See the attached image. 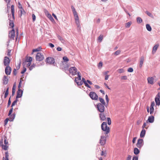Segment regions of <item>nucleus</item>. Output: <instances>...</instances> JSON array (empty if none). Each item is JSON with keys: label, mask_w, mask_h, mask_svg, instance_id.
<instances>
[{"label": "nucleus", "mask_w": 160, "mask_h": 160, "mask_svg": "<svg viewBox=\"0 0 160 160\" xmlns=\"http://www.w3.org/2000/svg\"><path fill=\"white\" fill-rule=\"evenodd\" d=\"M102 129L105 132L106 134L110 132V129L109 127H108L107 123L105 122H103L101 125Z\"/></svg>", "instance_id": "f257e3e1"}, {"label": "nucleus", "mask_w": 160, "mask_h": 160, "mask_svg": "<svg viewBox=\"0 0 160 160\" xmlns=\"http://www.w3.org/2000/svg\"><path fill=\"white\" fill-rule=\"evenodd\" d=\"M104 105L102 104L101 103H98L97 105V107L98 110L100 112H103L104 110L105 107Z\"/></svg>", "instance_id": "f03ea898"}, {"label": "nucleus", "mask_w": 160, "mask_h": 160, "mask_svg": "<svg viewBox=\"0 0 160 160\" xmlns=\"http://www.w3.org/2000/svg\"><path fill=\"white\" fill-rule=\"evenodd\" d=\"M11 26L12 28L11 30V38H12L13 39L15 37V32L13 28L14 25L13 21H11Z\"/></svg>", "instance_id": "7ed1b4c3"}, {"label": "nucleus", "mask_w": 160, "mask_h": 160, "mask_svg": "<svg viewBox=\"0 0 160 160\" xmlns=\"http://www.w3.org/2000/svg\"><path fill=\"white\" fill-rule=\"evenodd\" d=\"M44 57L42 53L41 52H38L36 57V60L41 61L43 60Z\"/></svg>", "instance_id": "20e7f679"}, {"label": "nucleus", "mask_w": 160, "mask_h": 160, "mask_svg": "<svg viewBox=\"0 0 160 160\" xmlns=\"http://www.w3.org/2000/svg\"><path fill=\"white\" fill-rule=\"evenodd\" d=\"M46 62L47 63L50 64H53L54 66L55 63V60L53 58L49 57L47 58L46 59Z\"/></svg>", "instance_id": "39448f33"}, {"label": "nucleus", "mask_w": 160, "mask_h": 160, "mask_svg": "<svg viewBox=\"0 0 160 160\" xmlns=\"http://www.w3.org/2000/svg\"><path fill=\"white\" fill-rule=\"evenodd\" d=\"M89 96L92 100H97L98 99V96L94 92H91L89 94Z\"/></svg>", "instance_id": "423d86ee"}, {"label": "nucleus", "mask_w": 160, "mask_h": 160, "mask_svg": "<svg viewBox=\"0 0 160 160\" xmlns=\"http://www.w3.org/2000/svg\"><path fill=\"white\" fill-rule=\"evenodd\" d=\"M77 70L75 67H72L69 68V71L70 73L73 75H74L77 74Z\"/></svg>", "instance_id": "0eeeda50"}, {"label": "nucleus", "mask_w": 160, "mask_h": 160, "mask_svg": "<svg viewBox=\"0 0 160 160\" xmlns=\"http://www.w3.org/2000/svg\"><path fill=\"white\" fill-rule=\"evenodd\" d=\"M106 137L105 136L102 135L100 140L99 143L101 145H104L106 142Z\"/></svg>", "instance_id": "6e6552de"}, {"label": "nucleus", "mask_w": 160, "mask_h": 160, "mask_svg": "<svg viewBox=\"0 0 160 160\" xmlns=\"http://www.w3.org/2000/svg\"><path fill=\"white\" fill-rule=\"evenodd\" d=\"M143 145V140L141 139H138L136 144L137 147L139 148H141Z\"/></svg>", "instance_id": "1a4fd4ad"}, {"label": "nucleus", "mask_w": 160, "mask_h": 160, "mask_svg": "<svg viewBox=\"0 0 160 160\" xmlns=\"http://www.w3.org/2000/svg\"><path fill=\"white\" fill-rule=\"evenodd\" d=\"M154 78L152 77H149L147 78L148 83L152 85L154 83Z\"/></svg>", "instance_id": "9d476101"}, {"label": "nucleus", "mask_w": 160, "mask_h": 160, "mask_svg": "<svg viewBox=\"0 0 160 160\" xmlns=\"http://www.w3.org/2000/svg\"><path fill=\"white\" fill-rule=\"evenodd\" d=\"M23 91L20 89H19L17 92V95L16 96V98H20L22 96Z\"/></svg>", "instance_id": "9b49d317"}, {"label": "nucleus", "mask_w": 160, "mask_h": 160, "mask_svg": "<svg viewBox=\"0 0 160 160\" xmlns=\"http://www.w3.org/2000/svg\"><path fill=\"white\" fill-rule=\"evenodd\" d=\"M10 61L9 58L7 57H5L4 59V64L5 66H7L8 65Z\"/></svg>", "instance_id": "f8f14e48"}, {"label": "nucleus", "mask_w": 160, "mask_h": 160, "mask_svg": "<svg viewBox=\"0 0 160 160\" xmlns=\"http://www.w3.org/2000/svg\"><path fill=\"white\" fill-rule=\"evenodd\" d=\"M26 12L23 8H21L18 11L19 16L20 18L21 17L22 15H25Z\"/></svg>", "instance_id": "ddd939ff"}, {"label": "nucleus", "mask_w": 160, "mask_h": 160, "mask_svg": "<svg viewBox=\"0 0 160 160\" xmlns=\"http://www.w3.org/2000/svg\"><path fill=\"white\" fill-rule=\"evenodd\" d=\"M100 119L102 121H104L106 119V117L103 112H101L99 114Z\"/></svg>", "instance_id": "4468645a"}, {"label": "nucleus", "mask_w": 160, "mask_h": 160, "mask_svg": "<svg viewBox=\"0 0 160 160\" xmlns=\"http://www.w3.org/2000/svg\"><path fill=\"white\" fill-rule=\"evenodd\" d=\"M154 102H152L151 106H150V113L151 114H152L154 112Z\"/></svg>", "instance_id": "2eb2a0df"}, {"label": "nucleus", "mask_w": 160, "mask_h": 160, "mask_svg": "<svg viewBox=\"0 0 160 160\" xmlns=\"http://www.w3.org/2000/svg\"><path fill=\"white\" fill-rule=\"evenodd\" d=\"M11 12L12 14V16L13 19H15L14 17V6L13 5H12L11 6Z\"/></svg>", "instance_id": "dca6fc26"}, {"label": "nucleus", "mask_w": 160, "mask_h": 160, "mask_svg": "<svg viewBox=\"0 0 160 160\" xmlns=\"http://www.w3.org/2000/svg\"><path fill=\"white\" fill-rule=\"evenodd\" d=\"M154 116H149L148 120L147 121V122H148L150 123H152L154 122Z\"/></svg>", "instance_id": "f3484780"}, {"label": "nucleus", "mask_w": 160, "mask_h": 160, "mask_svg": "<svg viewBox=\"0 0 160 160\" xmlns=\"http://www.w3.org/2000/svg\"><path fill=\"white\" fill-rule=\"evenodd\" d=\"M5 72L7 75L10 74V67L9 66L6 67L5 69Z\"/></svg>", "instance_id": "a211bd4d"}, {"label": "nucleus", "mask_w": 160, "mask_h": 160, "mask_svg": "<svg viewBox=\"0 0 160 160\" xmlns=\"http://www.w3.org/2000/svg\"><path fill=\"white\" fill-rule=\"evenodd\" d=\"M32 61V58L31 57H27L26 58L25 60L23 63L26 64L27 62H31Z\"/></svg>", "instance_id": "6ab92c4d"}, {"label": "nucleus", "mask_w": 160, "mask_h": 160, "mask_svg": "<svg viewBox=\"0 0 160 160\" xmlns=\"http://www.w3.org/2000/svg\"><path fill=\"white\" fill-rule=\"evenodd\" d=\"M144 61V57L143 56H142L140 58V62L139 63V67L141 68H142L143 62Z\"/></svg>", "instance_id": "aec40b11"}, {"label": "nucleus", "mask_w": 160, "mask_h": 160, "mask_svg": "<svg viewBox=\"0 0 160 160\" xmlns=\"http://www.w3.org/2000/svg\"><path fill=\"white\" fill-rule=\"evenodd\" d=\"M160 98L157 97V95L155 98V101L156 102V105H160Z\"/></svg>", "instance_id": "412c9836"}, {"label": "nucleus", "mask_w": 160, "mask_h": 160, "mask_svg": "<svg viewBox=\"0 0 160 160\" xmlns=\"http://www.w3.org/2000/svg\"><path fill=\"white\" fill-rule=\"evenodd\" d=\"M158 47H159V45L158 44H156L154 46L153 48L152 51V53L153 54L156 52L157 51Z\"/></svg>", "instance_id": "4be33fe9"}, {"label": "nucleus", "mask_w": 160, "mask_h": 160, "mask_svg": "<svg viewBox=\"0 0 160 160\" xmlns=\"http://www.w3.org/2000/svg\"><path fill=\"white\" fill-rule=\"evenodd\" d=\"M146 133V131L145 130L143 129L142 130L140 135V137L141 138H143L145 134Z\"/></svg>", "instance_id": "5701e85b"}, {"label": "nucleus", "mask_w": 160, "mask_h": 160, "mask_svg": "<svg viewBox=\"0 0 160 160\" xmlns=\"http://www.w3.org/2000/svg\"><path fill=\"white\" fill-rule=\"evenodd\" d=\"M78 76V78H76L75 79V82H77L78 81H81V74L80 72H78L77 73Z\"/></svg>", "instance_id": "b1692460"}, {"label": "nucleus", "mask_w": 160, "mask_h": 160, "mask_svg": "<svg viewBox=\"0 0 160 160\" xmlns=\"http://www.w3.org/2000/svg\"><path fill=\"white\" fill-rule=\"evenodd\" d=\"M5 1L7 3V12H8L10 8V4L9 3L10 2V0H5Z\"/></svg>", "instance_id": "393cba45"}, {"label": "nucleus", "mask_w": 160, "mask_h": 160, "mask_svg": "<svg viewBox=\"0 0 160 160\" xmlns=\"http://www.w3.org/2000/svg\"><path fill=\"white\" fill-rule=\"evenodd\" d=\"M8 79L7 78V76H4L3 79V83L4 84H6L8 83Z\"/></svg>", "instance_id": "a878e982"}, {"label": "nucleus", "mask_w": 160, "mask_h": 160, "mask_svg": "<svg viewBox=\"0 0 160 160\" xmlns=\"http://www.w3.org/2000/svg\"><path fill=\"white\" fill-rule=\"evenodd\" d=\"M99 100L101 102V104L104 105V106H105L106 107L108 105H105V102L104 100L102 98H99Z\"/></svg>", "instance_id": "bb28decb"}, {"label": "nucleus", "mask_w": 160, "mask_h": 160, "mask_svg": "<svg viewBox=\"0 0 160 160\" xmlns=\"http://www.w3.org/2000/svg\"><path fill=\"white\" fill-rule=\"evenodd\" d=\"M134 153L135 154L137 155L140 152L139 149L137 148H135L134 149Z\"/></svg>", "instance_id": "cd10ccee"}, {"label": "nucleus", "mask_w": 160, "mask_h": 160, "mask_svg": "<svg viewBox=\"0 0 160 160\" xmlns=\"http://www.w3.org/2000/svg\"><path fill=\"white\" fill-rule=\"evenodd\" d=\"M58 38V39H59L62 42L64 43L65 42V40L64 39L62 38L61 36H60L59 35H58L57 36Z\"/></svg>", "instance_id": "c85d7f7f"}, {"label": "nucleus", "mask_w": 160, "mask_h": 160, "mask_svg": "<svg viewBox=\"0 0 160 160\" xmlns=\"http://www.w3.org/2000/svg\"><path fill=\"white\" fill-rule=\"evenodd\" d=\"M146 28L147 30L149 31H151L152 30L151 27L149 24H147L146 25Z\"/></svg>", "instance_id": "c756f323"}, {"label": "nucleus", "mask_w": 160, "mask_h": 160, "mask_svg": "<svg viewBox=\"0 0 160 160\" xmlns=\"http://www.w3.org/2000/svg\"><path fill=\"white\" fill-rule=\"evenodd\" d=\"M145 13L149 16L151 17L152 18H153V16L152 14L149 12L148 11H147L145 12Z\"/></svg>", "instance_id": "7c9ffc66"}, {"label": "nucleus", "mask_w": 160, "mask_h": 160, "mask_svg": "<svg viewBox=\"0 0 160 160\" xmlns=\"http://www.w3.org/2000/svg\"><path fill=\"white\" fill-rule=\"evenodd\" d=\"M47 17L52 22H53L54 21L53 18H52L51 14H48V15H47Z\"/></svg>", "instance_id": "2f4dec72"}, {"label": "nucleus", "mask_w": 160, "mask_h": 160, "mask_svg": "<svg viewBox=\"0 0 160 160\" xmlns=\"http://www.w3.org/2000/svg\"><path fill=\"white\" fill-rule=\"evenodd\" d=\"M137 21L138 23H140L142 22V20L141 18L138 17L137 18Z\"/></svg>", "instance_id": "473e14b6"}, {"label": "nucleus", "mask_w": 160, "mask_h": 160, "mask_svg": "<svg viewBox=\"0 0 160 160\" xmlns=\"http://www.w3.org/2000/svg\"><path fill=\"white\" fill-rule=\"evenodd\" d=\"M15 117V114L11 115V122L14 119Z\"/></svg>", "instance_id": "72a5a7b5"}, {"label": "nucleus", "mask_w": 160, "mask_h": 160, "mask_svg": "<svg viewBox=\"0 0 160 160\" xmlns=\"http://www.w3.org/2000/svg\"><path fill=\"white\" fill-rule=\"evenodd\" d=\"M9 88H8L5 93L4 98H6L8 94Z\"/></svg>", "instance_id": "f704fd0d"}, {"label": "nucleus", "mask_w": 160, "mask_h": 160, "mask_svg": "<svg viewBox=\"0 0 160 160\" xmlns=\"http://www.w3.org/2000/svg\"><path fill=\"white\" fill-rule=\"evenodd\" d=\"M117 71L119 73H122L124 72V70L123 68L118 69Z\"/></svg>", "instance_id": "c9c22d12"}, {"label": "nucleus", "mask_w": 160, "mask_h": 160, "mask_svg": "<svg viewBox=\"0 0 160 160\" xmlns=\"http://www.w3.org/2000/svg\"><path fill=\"white\" fill-rule=\"evenodd\" d=\"M16 86L13 85L12 89V95H13L15 92Z\"/></svg>", "instance_id": "e433bc0d"}, {"label": "nucleus", "mask_w": 160, "mask_h": 160, "mask_svg": "<svg viewBox=\"0 0 160 160\" xmlns=\"http://www.w3.org/2000/svg\"><path fill=\"white\" fill-rule=\"evenodd\" d=\"M8 147L7 145H3L2 148L4 150H7L8 148Z\"/></svg>", "instance_id": "4c0bfd02"}, {"label": "nucleus", "mask_w": 160, "mask_h": 160, "mask_svg": "<svg viewBox=\"0 0 160 160\" xmlns=\"http://www.w3.org/2000/svg\"><path fill=\"white\" fill-rule=\"evenodd\" d=\"M9 120L10 121V120H9V119L8 118H7L4 121V126H6Z\"/></svg>", "instance_id": "58836bf2"}, {"label": "nucleus", "mask_w": 160, "mask_h": 160, "mask_svg": "<svg viewBox=\"0 0 160 160\" xmlns=\"http://www.w3.org/2000/svg\"><path fill=\"white\" fill-rule=\"evenodd\" d=\"M63 59L64 61V62H67L68 61L69 59L66 56H64L63 58Z\"/></svg>", "instance_id": "ea45409f"}, {"label": "nucleus", "mask_w": 160, "mask_h": 160, "mask_svg": "<svg viewBox=\"0 0 160 160\" xmlns=\"http://www.w3.org/2000/svg\"><path fill=\"white\" fill-rule=\"evenodd\" d=\"M103 39V36L102 35H100L98 38V40L99 42H101Z\"/></svg>", "instance_id": "a19ab883"}, {"label": "nucleus", "mask_w": 160, "mask_h": 160, "mask_svg": "<svg viewBox=\"0 0 160 160\" xmlns=\"http://www.w3.org/2000/svg\"><path fill=\"white\" fill-rule=\"evenodd\" d=\"M18 28L16 29V31L15 34V37L16 38V39L18 38Z\"/></svg>", "instance_id": "79ce46f5"}, {"label": "nucleus", "mask_w": 160, "mask_h": 160, "mask_svg": "<svg viewBox=\"0 0 160 160\" xmlns=\"http://www.w3.org/2000/svg\"><path fill=\"white\" fill-rule=\"evenodd\" d=\"M131 24V22H128L126 23V27L127 28H129Z\"/></svg>", "instance_id": "37998d69"}, {"label": "nucleus", "mask_w": 160, "mask_h": 160, "mask_svg": "<svg viewBox=\"0 0 160 160\" xmlns=\"http://www.w3.org/2000/svg\"><path fill=\"white\" fill-rule=\"evenodd\" d=\"M107 120L108 122V124L109 125H110L111 124V119L110 118H107Z\"/></svg>", "instance_id": "c03bdc74"}, {"label": "nucleus", "mask_w": 160, "mask_h": 160, "mask_svg": "<svg viewBox=\"0 0 160 160\" xmlns=\"http://www.w3.org/2000/svg\"><path fill=\"white\" fill-rule=\"evenodd\" d=\"M35 67V64H33L29 67V70H31Z\"/></svg>", "instance_id": "a18cd8bd"}, {"label": "nucleus", "mask_w": 160, "mask_h": 160, "mask_svg": "<svg viewBox=\"0 0 160 160\" xmlns=\"http://www.w3.org/2000/svg\"><path fill=\"white\" fill-rule=\"evenodd\" d=\"M24 65H26V66L27 67H29V66H30L31 64V62H27V63H26V64L23 63Z\"/></svg>", "instance_id": "49530a36"}, {"label": "nucleus", "mask_w": 160, "mask_h": 160, "mask_svg": "<svg viewBox=\"0 0 160 160\" xmlns=\"http://www.w3.org/2000/svg\"><path fill=\"white\" fill-rule=\"evenodd\" d=\"M105 98H106V99L107 103V105H108V102L109 101V99L108 98V96L107 95H106Z\"/></svg>", "instance_id": "de8ad7c7"}, {"label": "nucleus", "mask_w": 160, "mask_h": 160, "mask_svg": "<svg viewBox=\"0 0 160 160\" xmlns=\"http://www.w3.org/2000/svg\"><path fill=\"white\" fill-rule=\"evenodd\" d=\"M102 62H100L98 65V68H101L102 67Z\"/></svg>", "instance_id": "09e8293b"}, {"label": "nucleus", "mask_w": 160, "mask_h": 160, "mask_svg": "<svg viewBox=\"0 0 160 160\" xmlns=\"http://www.w3.org/2000/svg\"><path fill=\"white\" fill-rule=\"evenodd\" d=\"M26 68L25 67H23V70L21 72V73L22 74L24 73L26 71Z\"/></svg>", "instance_id": "8fccbe9b"}, {"label": "nucleus", "mask_w": 160, "mask_h": 160, "mask_svg": "<svg viewBox=\"0 0 160 160\" xmlns=\"http://www.w3.org/2000/svg\"><path fill=\"white\" fill-rule=\"evenodd\" d=\"M21 63V62L20 61L19 63H18V65L16 66V69L17 70H18L19 69L20 67Z\"/></svg>", "instance_id": "3c124183"}, {"label": "nucleus", "mask_w": 160, "mask_h": 160, "mask_svg": "<svg viewBox=\"0 0 160 160\" xmlns=\"http://www.w3.org/2000/svg\"><path fill=\"white\" fill-rule=\"evenodd\" d=\"M120 52L121 51L120 50H117L114 52V54H115L116 55H118L120 54Z\"/></svg>", "instance_id": "603ef678"}, {"label": "nucleus", "mask_w": 160, "mask_h": 160, "mask_svg": "<svg viewBox=\"0 0 160 160\" xmlns=\"http://www.w3.org/2000/svg\"><path fill=\"white\" fill-rule=\"evenodd\" d=\"M8 155L7 154V152L6 153L5 158H3V160H9L8 159Z\"/></svg>", "instance_id": "864d4df0"}, {"label": "nucleus", "mask_w": 160, "mask_h": 160, "mask_svg": "<svg viewBox=\"0 0 160 160\" xmlns=\"http://www.w3.org/2000/svg\"><path fill=\"white\" fill-rule=\"evenodd\" d=\"M122 80H126L127 79V77L126 76H123L121 77Z\"/></svg>", "instance_id": "5fc2aeb1"}, {"label": "nucleus", "mask_w": 160, "mask_h": 160, "mask_svg": "<svg viewBox=\"0 0 160 160\" xmlns=\"http://www.w3.org/2000/svg\"><path fill=\"white\" fill-rule=\"evenodd\" d=\"M32 17L33 21H35L36 20V16L35 14H32Z\"/></svg>", "instance_id": "6e6d98bb"}, {"label": "nucleus", "mask_w": 160, "mask_h": 160, "mask_svg": "<svg viewBox=\"0 0 160 160\" xmlns=\"http://www.w3.org/2000/svg\"><path fill=\"white\" fill-rule=\"evenodd\" d=\"M17 98L16 99V100H15L12 103V107L14 106L17 102L18 101Z\"/></svg>", "instance_id": "4d7b16f0"}, {"label": "nucleus", "mask_w": 160, "mask_h": 160, "mask_svg": "<svg viewBox=\"0 0 160 160\" xmlns=\"http://www.w3.org/2000/svg\"><path fill=\"white\" fill-rule=\"evenodd\" d=\"M76 82L77 83V84L79 85H81L82 84V81H80L79 82H78V81L77 82Z\"/></svg>", "instance_id": "13d9d810"}, {"label": "nucleus", "mask_w": 160, "mask_h": 160, "mask_svg": "<svg viewBox=\"0 0 160 160\" xmlns=\"http://www.w3.org/2000/svg\"><path fill=\"white\" fill-rule=\"evenodd\" d=\"M128 71L129 72H132L133 71V69L132 68H128Z\"/></svg>", "instance_id": "bf43d9fd"}, {"label": "nucleus", "mask_w": 160, "mask_h": 160, "mask_svg": "<svg viewBox=\"0 0 160 160\" xmlns=\"http://www.w3.org/2000/svg\"><path fill=\"white\" fill-rule=\"evenodd\" d=\"M132 156L130 155H128L126 160H131Z\"/></svg>", "instance_id": "052dcab7"}, {"label": "nucleus", "mask_w": 160, "mask_h": 160, "mask_svg": "<svg viewBox=\"0 0 160 160\" xmlns=\"http://www.w3.org/2000/svg\"><path fill=\"white\" fill-rule=\"evenodd\" d=\"M3 145V140L2 139L0 141V147H1L2 148Z\"/></svg>", "instance_id": "680f3d73"}, {"label": "nucleus", "mask_w": 160, "mask_h": 160, "mask_svg": "<svg viewBox=\"0 0 160 160\" xmlns=\"http://www.w3.org/2000/svg\"><path fill=\"white\" fill-rule=\"evenodd\" d=\"M146 126H147L146 123L144 122L143 123V124L142 126V128H143V129H144V128H147L148 127H146Z\"/></svg>", "instance_id": "e2e57ef3"}, {"label": "nucleus", "mask_w": 160, "mask_h": 160, "mask_svg": "<svg viewBox=\"0 0 160 160\" xmlns=\"http://www.w3.org/2000/svg\"><path fill=\"white\" fill-rule=\"evenodd\" d=\"M18 4L19 5V6H18V8H19L21 9V8H23L21 4H20V2H18Z\"/></svg>", "instance_id": "0e129e2a"}, {"label": "nucleus", "mask_w": 160, "mask_h": 160, "mask_svg": "<svg viewBox=\"0 0 160 160\" xmlns=\"http://www.w3.org/2000/svg\"><path fill=\"white\" fill-rule=\"evenodd\" d=\"M138 158L137 156H134L132 158V160H138Z\"/></svg>", "instance_id": "69168bd1"}, {"label": "nucleus", "mask_w": 160, "mask_h": 160, "mask_svg": "<svg viewBox=\"0 0 160 160\" xmlns=\"http://www.w3.org/2000/svg\"><path fill=\"white\" fill-rule=\"evenodd\" d=\"M74 17L78 15V14L76 11L72 12Z\"/></svg>", "instance_id": "338daca9"}, {"label": "nucleus", "mask_w": 160, "mask_h": 160, "mask_svg": "<svg viewBox=\"0 0 160 160\" xmlns=\"http://www.w3.org/2000/svg\"><path fill=\"white\" fill-rule=\"evenodd\" d=\"M49 46L52 48H53L54 47V45L51 43H49Z\"/></svg>", "instance_id": "774afa93"}]
</instances>
